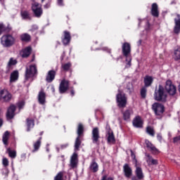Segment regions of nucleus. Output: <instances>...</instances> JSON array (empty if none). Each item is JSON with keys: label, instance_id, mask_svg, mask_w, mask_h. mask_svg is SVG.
I'll use <instances>...</instances> for the list:
<instances>
[{"label": "nucleus", "instance_id": "nucleus-26", "mask_svg": "<svg viewBox=\"0 0 180 180\" xmlns=\"http://www.w3.org/2000/svg\"><path fill=\"white\" fill-rule=\"evenodd\" d=\"M153 82H154V77L148 75L145 76L144 84L146 88H148V86H151V85L153 84Z\"/></svg>", "mask_w": 180, "mask_h": 180}, {"label": "nucleus", "instance_id": "nucleus-21", "mask_svg": "<svg viewBox=\"0 0 180 180\" xmlns=\"http://www.w3.org/2000/svg\"><path fill=\"white\" fill-rule=\"evenodd\" d=\"M123 171L127 178H130V176L133 175V170L131 169V167H130V166H129L127 164L124 165Z\"/></svg>", "mask_w": 180, "mask_h": 180}, {"label": "nucleus", "instance_id": "nucleus-7", "mask_svg": "<svg viewBox=\"0 0 180 180\" xmlns=\"http://www.w3.org/2000/svg\"><path fill=\"white\" fill-rule=\"evenodd\" d=\"M0 101L1 102H11L12 101V94L6 89L0 91Z\"/></svg>", "mask_w": 180, "mask_h": 180}, {"label": "nucleus", "instance_id": "nucleus-4", "mask_svg": "<svg viewBox=\"0 0 180 180\" xmlns=\"http://www.w3.org/2000/svg\"><path fill=\"white\" fill-rule=\"evenodd\" d=\"M116 101L119 108L126 107V103H127V98H126V96L123 91H121L120 90L118 91V94L116 96Z\"/></svg>", "mask_w": 180, "mask_h": 180}, {"label": "nucleus", "instance_id": "nucleus-42", "mask_svg": "<svg viewBox=\"0 0 180 180\" xmlns=\"http://www.w3.org/2000/svg\"><path fill=\"white\" fill-rule=\"evenodd\" d=\"M174 60L176 61L180 60V46L174 51Z\"/></svg>", "mask_w": 180, "mask_h": 180}, {"label": "nucleus", "instance_id": "nucleus-58", "mask_svg": "<svg viewBox=\"0 0 180 180\" xmlns=\"http://www.w3.org/2000/svg\"><path fill=\"white\" fill-rule=\"evenodd\" d=\"M70 94L72 96H74V95H75V92L74 91V90H71Z\"/></svg>", "mask_w": 180, "mask_h": 180}, {"label": "nucleus", "instance_id": "nucleus-10", "mask_svg": "<svg viewBox=\"0 0 180 180\" xmlns=\"http://www.w3.org/2000/svg\"><path fill=\"white\" fill-rule=\"evenodd\" d=\"M165 90L167 91V94L169 95H171L172 96H174L175 94H176V87L174 84H172V82L171 80H167L165 84Z\"/></svg>", "mask_w": 180, "mask_h": 180}, {"label": "nucleus", "instance_id": "nucleus-41", "mask_svg": "<svg viewBox=\"0 0 180 180\" xmlns=\"http://www.w3.org/2000/svg\"><path fill=\"white\" fill-rule=\"evenodd\" d=\"M71 63H63L61 65V68L63 71H68L70 68H71Z\"/></svg>", "mask_w": 180, "mask_h": 180}, {"label": "nucleus", "instance_id": "nucleus-62", "mask_svg": "<svg viewBox=\"0 0 180 180\" xmlns=\"http://www.w3.org/2000/svg\"><path fill=\"white\" fill-rule=\"evenodd\" d=\"M43 134V131L40 133V136H41Z\"/></svg>", "mask_w": 180, "mask_h": 180}, {"label": "nucleus", "instance_id": "nucleus-12", "mask_svg": "<svg viewBox=\"0 0 180 180\" xmlns=\"http://www.w3.org/2000/svg\"><path fill=\"white\" fill-rule=\"evenodd\" d=\"M135 175L136 176H132L131 180L144 179V173H143V169L139 166H136V167Z\"/></svg>", "mask_w": 180, "mask_h": 180}, {"label": "nucleus", "instance_id": "nucleus-31", "mask_svg": "<svg viewBox=\"0 0 180 180\" xmlns=\"http://www.w3.org/2000/svg\"><path fill=\"white\" fill-rule=\"evenodd\" d=\"M89 168L91 172H98V170L99 169V166L98 165V163H96V162L93 161L91 163Z\"/></svg>", "mask_w": 180, "mask_h": 180}, {"label": "nucleus", "instance_id": "nucleus-8", "mask_svg": "<svg viewBox=\"0 0 180 180\" xmlns=\"http://www.w3.org/2000/svg\"><path fill=\"white\" fill-rule=\"evenodd\" d=\"M36 74H37V68L35 66V65H32L27 67L25 71V79H29V78H33Z\"/></svg>", "mask_w": 180, "mask_h": 180}, {"label": "nucleus", "instance_id": "nucleus-14", "mask_svg": "<svg viewBox=\"0 0 180 180\" xmlns=\"http://www.w3.org/2000/svg\"><path fill=\"white\" fill-rule=\"evenodd\" d=\"M70 86V82L65 79H63L59 86V92L60 94H64L68 90Z\"/></svg>", "mask_w": 180, "mask_h": 180}, {"label": "nucleus", "instance_id": "nucleus-50", "mask_svg": "<svg viewBox=\"0 0 180 180\" xmlns=\"http://www.w3.org/2000/svg\"><path fill=\"white\" fill-rule=\"evenodd\" d=\"M174 143H180V136H176L173 139Z\"/></svg>", "mask_w": 180, "mask_h": 180}, {"label": "nucleus", "instance_id": "nucleus-32", "mask_svg": "<svg viewBox=\"0 0 180 180\" xmlns=\"http://www.w3.org/2000/svg\"><path fill=\"white\" fill-rule=\"evenodd\" d=\"M21 16L22 19L25 20H30L32 19V17H30V13H29V11H22Z\"/></svg>", "mask_w": 180, "mask_h": 180}, {"label": "nucleus", "instance_id": "nucleus-15", "mask_svg": "<svg viewBox=\"0 0 180 180\" xmlns=\"http://www.w3.org/2000/svg\"><path fill=\"white\" fill-rule=\"evenodd\" d=\"M15 110H16V107L13 105H10L6 112V117L8 120L13 119L15 117Z\"/></svg>", "mask_w": 180, "mask_h": 180}, {"label": "nucleus", "instance_id": "nucleus-16", "mask_svg": "<svg viewBox=\"0 0 180 180\" xmlns=\"http://www.w3.org/2000/svg\"><path fill=\"white\" fill-rule=\"evenodd\" d=\"M145 144H146L148 150H149V151H151V153L153 154L160 153V150H158V149H157V148H155V146H154V145H153V143H151V142H150V141L146 139L145 141Z\"/></svg>", "mask_w": 180, "mask_h": 180}, {"label": "nucleus", "instance_id": "nucleus-25", "mask_svg": "<svg viewBox=\"0 0 180 180\" xmlns=\"http://www.w3.org/2000/svg\"><path fill=\"white\" fill-rule=\"evenodd\" d=\"M38 102L39 105H46V93L41 91L38 94Z\"/></svg>", "mask_w": 180, "mask_h": 180}, {"label": "nucleus", "instance_id": "nucleus-9", "mask_svg": "<svg viewBox=\"0 0 180 180\" xmlns=\"http://www.w3.org/2000/svg\"><path fill=\"white\" fill-rule=\"evenodd\" d=\"M32 12L36 18H40L43 15V9L41 8V4L34 2L32 5Z\"/></svg>", "mask_w": 180, "mask_h": 180}, {"label": "nucleus", "instance_id": "nucleus-40", "mask_svg": "<svg viewBox=\"0 0 180 180\" xmlns=\"http://www.w3.org/2000/svg\"><path fill=\"white\" fill-rule=\"evenodd\" d=\"M41 138H39V139L34 143V150H32V153H34V151H37V150L40 148V145L41 144Z\"/></svg>", "mask_w": 180, "mask_h": 180}, {"label": "nucleus", "instance_id": "nucleus-27", "mask_svg": "<svg viewBox=\"0 0 180 180\" xmlns=\"http://www.w3.org/2000/svg\"><path fill=\"white\" fill-rule=\"evenodd\" d=\"M56 78V71L54 70H50L48 72V75L46 76V82H53V80Z\"/></svg>", "mask_w": 180, "mask_h": 180}, {"label": "nucleus", "instance_id": "nucleus-33", "mask_svg": "<svg viewBox=\"0 0 180 180\" xmlns=\"http://www.w3.org/2000/svg\"><path fill=\"white\" fill-rule=\"evenodd\" d=\"M11 29L9 26L6 27L4 24H0V35L2 34V32H6L7 33L11 32Z\"/></svg>", "mask_w": 180, "mask_h": 180}, {"label": "nucleus", "instance_id": "nucleus-49", "mask_svg": "<svg viewBox=\"0 0 180 180\" xmlns=\"http://www.w3.org/2000/svg\"><path fill=\"white\" fill-rule=\"evenodd\" d=\"M58 6H64V0H57Z\"/></svg>", "mask_w": 180, "mask_h": 180}, {"label": "nucleus", "instance_id": "nucleus-22", "mask_svg": "<svg viewBox=\"0 0 180 180\" xmlns=\"http://www.w3.org/2000/svg\"><path fill=\"white\" fill-rule=\"evenodd\" d=\"M77 164H78V154L75 152L70 158L71 168H75V167H77Z\"/></svg>", "mask_w": 180, "mask_h": 180}, {"label": "nucleus", "instance_id": "nucleus-24", "mask_svg": "<svg viewBox=\"0 0 180 180\" xmlns=\"http://www.w3.org/2000/svg\"><path fill=\"white\" fill-rule=\"evenodd\" d=\"M176 17L177 18L174 19L175 26L174 32L176 34H178V33L180 32V15L177 14Z\"/></svg>", "mask_w": 180, "mask_h": 180}, {"label": "nucleus", "instance_id": "nucleus-30", "mask_svg": "<svg viewBox=\"0 0 180 180\" xmlns=\"http://www.w3.org/2000/svg\"><path fill=\"white\" fill-rule=\"evenodd\" d=\"M146 157L148 158L146 161L149 165H157V164H158V160L153 159V157L150 155H146Z\"/></svg>", "mask_w": 180, "mask_h": 180}, {"label": "nucleus", "instance_id": "nucleus-13", "mask_svg": "<svg viewBox=\"0 0 180 180\" xmlns=\"http://www.w3.org/2000/svg\"><path fill=\"white\" fill-rule=\"evenodd\" d=\"M18 64V60L15 59V58H11L6 65V74H9L12 70H13V66Z\"/></svg>", "mask_w": 180, "mask_h": 180}, {"label": "nucleus", "instance_id": "nucleus-54", "mask_svg": "<svg viewBox=\"0 0 180 180\" xmlns=\"http://www.w3.org/2000/svg\"><path fill=\"white\" fill-rule=\"evenodd\" d=\"M101 50H103V51H107V53H110V49H109L106 47L101 48Z\"/></svg>", "mask_w": 180, "mask_h": 180}, {"label": "nucleus", "instance_id": "nucleus-28", "mask_svg": "<svg viewBox=\"0 0 180 180\" xmlns=\"http://www.w3.org/2000/svg\"><path fill=\"white\" fill-rule=\"evenodd\" d=\"M19 78V72L18 70H14L11 72L10 76V82H16V80Z\"/></svg>", "mask_w": 180, "mask_h": 180}, {"label": "nucleus", "instance_id": "nucleus-53", "mask_svg": "<svg viewBox=\"0 0 180 180\" xmlns=\"http://www.w3.org/2000/svg\"><path fill=\"white\" fill-rule=\"evenodd\" d=\"M157 139H158V141H160V142L162 141V136H161V134H158Z\"/></svg>", "mask_w": 180, "mask_h": 180}, {"label": "nucleus", "instance_id": "nucleus-48", "mask_svg": "<svg viewBox=\"0 0 180 180\" xmlns=\"http://www.w3.org/2000/svg\"><path fill=\"white\" fill-rule=\"evenodd\" d=\"M39 29V27L36 25L32 26V28L30 30V32H36Z\"/></svg>", "mask_w": 180, "mask_h": 180}, {"label": "nucleus", "instance_id": "nucleus-6", "mask_svg": "<svg viewBox=\"0 0 180 180\" xmlns=\"http://www.w3.org/2000/svg\"><path fill=\"white\" fill-rule=\"evenodd\" d=\"M82 133H84V126H82V124H79L77 128L78 136L75 143V151H78L79 150V146H81V134H82Z\"/></svg>", "mask_w": 180, "mask_h": 180}, {"label": "nucleus", "instance_id": "nucleus-18", "mask_svg": "<svg viewBox=\"0 0 180 180\" xmlns=\"http://www.w3.org/2000/svg\"><path fill=\"white\" fill-rule=\"evenodd\" d=\"M99 128L95 127L92 130V140L93 143H96L99 141Z\"/></svg>", "mask_w": 180, "mask_h": 180}, {"label": "nucleus", "instance_id": "nucleus-23", "mask_svg": "<svg viewBox=\"0 0 180 180\" xmlns=\"http://www.w3.org/2000/svg\"><path fill=\"white\" fill-rule=\"evenodd\" d=\"M32 53V47L28 46L26 47L25 49H22L20 52V54L22 58H26L30 56V53Z\"/></svg>", "mask_w": 180, "mask_h": 180}, {"label": "nucleus", "instance_id": "nucleus-35", "mask_svg": "<svg viewBox=\"0 0 180 180\" xmlns=\"http://www.w3.org/2000/svg\"><path fill=\"white\" fill-rule=\"evenodd\" d=\"M8 140H9V131H6L2 138V141L5 146H8Z\"/></svg>", "mask_w": 180, "mask_h": 180}, {"label": "nucleus", "instance_id": "nucleus-44", "mask_svg": "<svg viewBox=\"0 0 180 180\" xmlns=\"http://www.w3.org/2000/svg\"><path fill=\"white\" fill-rule=\"evenodd\" d=\"M64 174L63 173V172H60L55 177L54 180H64L63 179Z\"/></svg>", "mask_w": 180, "mask_h": 180}, {"label": "nucleus", "instance_id": "nucleus-52", "mask_svg": "<svg viewBox=\"0 0 180 180\" xmlns=\"http://www.w3.org/2000/svg\"><path fill=\"white\" fill-rule=\"evenodd\" d=\"M50 6H51V4L50 2L46 3L44 6V8L45 9H49V8H50Z\"/></svg>", "mask_w": 180, "mask_h": 180}, {"label": "nucleus", "instance_id": "nucleus-61", "mask_svg": "<svg viewBox=\"0 0 180 180\" xmlns=\"http://www.w3.org/2000/svg\"><path fill=\"white\" fill-rule=\"evenodd\" d=\"M53 92H54V87H52Z\"/></svg>", "mask_w": 180, "mask_h": 180}, {"label": "nucleus", "instance_id": "nucleus-17", "mask_svg": "<svg viewBox=\"0 0 180 180\" xmlns=\"http://www.w3.org/2000/svg\"><path fill=\"white\" fill-rule=\"evenodd\" d=\"M71 41V34L70 32L64 31L63 32V38H62V42L64 44V46H67L68 44H70V42Z\"/></svg>", "mask_w": 180, "mask_h": 180}, {"label": "nucleus", "instance_id": "nucleus-19", "mask_svg": "<svg viewBox=\"0 0 180 180\" xmlns=\"http://www.w3.org/2000/svg\"><path fill=\"white\" fill-rule=\"evenodd\" d=\"M133 126L137 129H141L143 127V120L141 117L136 116L133 120Z\"/></svg>", "mask_w": 180, "mask_h": 180}, {"label": "nucleus", "instance_id": "nucleus-47", "mask_svg": "<svg viewBox=\"0 0 180 180\" xmlns=\"http://www.w3.org/2000/svg\"><path fill=\"white\" fill-rule=\"evenodd\" d=\"M17 106L18 108V109L20 110V109H23V107L25 106V101H19L18 103H17Z\"/></svg>", "mask_w": 180, "mask_h": 180}, {"label": "nucleus", "instance_id": "nucleus-5", "mask_svg": "<svg viewBox=\"0 0 180 180\" xmlns=\"http://www.w3.org/2000/svg\"><path fill=\"white\" fill-rule=\"evenodd\" d=\"M105 137H107V141L109 144H115L116 140L109 124H107L105 127Z\"/></svg>", "mask_w": 180, "mask_h": 180}, {"label": "nucleus", "instance_id": "nucleus-3", "mask_svg": "<svg viewBox=\"0 0 180 180\" xmlns=\"http://www.w3.org/2000/svg\"><path fill=\"white\" fill-rule=\"evenodd\" d=\"M131 48L130 44L125 42L122 45V53L124 57H126L127 68L131 65V56L130 55Z\"/></svg>", "mask_w": 180, "mask_h": 180}, {"label": "nucleus", "instance_id": "nucleus-20", "mask_svg": "<svg viewBox=\"0 0 180 180\" xmlns=\"http://www.w3.org/2000/svg\"><path fill=\"white\" fill-rule=\"evenodd\" d=\"M151 15L154 18H158L160 16V11H158V5L156 3H153L151 7Z\"/></svg>", "mask_w": 180, "mask_h": 180}, {"label": "nucleus", "instance_id": "nucleus-43", "mask_svg": "<svg viewBox=\"0 0 180 180\" xmlns=\"http://www.w3.org/2000/svg\"><path fill=\"white\" fill-rule=\"evenodd\" d=\"M141 98H146V96H147V88L146 87H143L141 89Z\"/></svg>", "mask_w": 180, "mask_h": 180}, {"label": "nucleus", "instance_id": "nucleus-38", "mask_svg": "<svg viewBox=\"0 0 180 180\" xmlns=\"http://www.w3.org/2000/svg\"><path fill=\"white\" fill-rule=\"evenodd\" d=\"M146 133L152 137H154V136H155V131H154V128L151 126H148L146 127Z\"/></svg>", "mask_w": 180, "mask_h": 180}, {"label": "nucleus", "instance_id": "nucleus-11", "mask_svg": "<svg viewBox=\"0 0 180 180\" xmlns=\"http://www.w3.org/2000/svg\"><path fill=\"white\" fill-rule=\"evenodd\" d=\"M152 109L156 116H162V113H164V105L160 103H154L152 105Z\"/></svg>", "mask_w": 180, "mask_h": 180}, {"label": "nucleus", "instance_id": "nucleus-45", "mask_svg": "<svg viewBox=\"0 0 180 180\" xmlns=\"http://www.w3.org/2000/svg\"><path fill=\"white\" fill-rule=\"evenodd\" d=\"M127 89L129 92V94H131V92L133 91V84L131 83H128L127 84Z\"/></svg>", "mask_w": 180, "mask_h": 180}, {"label": "nucleus", "instance_id": "nucleus-56", "mask_svg": "<svg viewBox=\"0 0 180 180\" xmlns=\"http://www.w3.org/2000/svg\"><path fill=\"white\" fill-rule=\"evenodd\" d=\"M143 43V39H139V41L137 42L138 46H140Z\"/></svg>", "mask_w": 180, "mask_h": 180}, {"label": "nucleus", "instance_id": "nucleus-55", "mask_svg": "<svg viewBox=\"0 0 180 180\" xmlns=\"http://www.w3.org/2000/svg\"><path fill=\"white\" fill-rule=\"evenodd\" d=\"M131 156L132 158H134V160L136 159V155H134V153H133V151L131 150Z\"/></svg>", "mask_w": 180, "mask_h": 180}, {"label": "nucleus", "instance_id": "nucleus-39", "mask_svg": "<svg viewBox=\"0 0 180 180\" xmlns=\"http://www.w3.org/2000/svg\"><path fill=\"white\" fill-rule=\"evenodd\" d=\"M31 37L27 33H24L20 35V39L22 41H30Z\"/></svg>", "mask_w": 180, "mask_h": 180}, {"label": "nucleus", "instance_id": "nucleus-29", "mask_svg": "<svg viewBox=\"0 0 180 180\" xmlns=\"http://www.w3.org/2000/svg\"><path fill=\"white\" fill-rule=\"evenodd\" d=\"M123 119L124 120L129 121L130 120V116L133 115V110L131 109H128L126 110L123 113Z\"/></svg>", "mask_w": 180, "mask_h": 180}, {"label": "nucleus", "instance_id": "nucleus-51", "mask_svg": "<svg viewBox=\"0 0 180 180\" xmlns=\"http://www.w3.org/2000/svg\"><path fill=\"white\" fill-rule=\"evenodd\" d=\"M101 180H113V178L108 177V176L104 175V176H103Z\"/></svg>", "mask_w": 180, "mask_h": 180}, {"label": "nucleus", "instance_id": "nucleus-60", "mask_svg": "<svg viewBox=\"0 0 180 180\" xmlns=\"http://www.w3.org/2000/svg\"><path fill=\"white\" fill-rule=\"evenodd\" d=\"M68 145V144H66V145H63L62 146V148H64V147L65 148V147H67Z\"/></svg>", "mask_w": 180, "mask_h": 180}, {"label": "nucleus", "instance_id": "nucleus-63", "mask_svg": "<svg viewBox=\"0 0 180 180\" xmlns=\"http://www.w3.org/2000/svg\"><path fill=\"white\" fill-rule=\"evenodd\" d=\"M41 2H44V0H41Z\"/></svg>", "mask_w": 180, "mask_h": 180}, {"label": "nucleus", "instance_id": "nucleus-1", "mask_svg": "<svg viewBox=\"0 0 180 180\" xmlns=\"http://www.w3.org/2000/svg\"><path fill=\"white\" fill-rule=\"evenodd\" d=\"M154 99L158 102H167V92L162 85L160 84L158 88L155 89Z\"/></svg>", "mask_w": 180, "mask_h": 180}, {"label": "nucleus", "instance_id": "nucleus-59", "mask_svg": "<svg viewBox=\"0 0 180 180\" xmlns=\"http://www.w3.org/2000/svg\"><path fill=\"white\" fill-rule=\"evenodd\" d=\"M46 151L49 153L50 150H49V144L46 145Z\"/></svg>", "mask_w": 180, "mask_h": 180}, {"label": "nucleus", "instance_id": "nucleus-57", "mask_svg": "<svg viewBox=\"0 0 180 180\" xmlns=\"http://www.w3.org/2000/svg\"><path fill=\"white\" fill-rule=\"evenodd\" d=\"M3 124H4V120H2V118H0V127H1Z\"/></svg>", "mask_w": 180, "mask_h": 180}, {"label": "nucleus", "instance_id": "nucleus-34", "mask_svg": "<svg viewBox=\"0 0 180 180\" xmlns=\"http://www.w3.org/2000/svg\"><path fill=\"white\" fill-rule=\"evenodd\" d=\"M27 131H30V129H33L34 127V120L27 119Z\"/></svg>", "mask_w": 180, "mask_h": 180}, {"label": "nucleus", "instance_id": "nucleus-2", "mask_svg": "<svg viewBox=\"0 0 180 180\" xmlns=\"http://www.w3.org/2000/svg\"><path fill=\"white\" fill-rule=\"evenodd\" d=\"M15 37L9 34H4L1 38V44L3 46V47H12V46L15 44Z\"/></svg>", "mask_w": 180, "mask_h": 180}, {"label": "nucleus", "instance_id": "nucleus-36", "mask_svg": "<svg viewBox=\"0 0 180 180\" xmlns=\"http://www.w3.org/2000/svg\"><path fill=\"white\" fill-rule=\"evenodd\" d=\"M6 153H8V156L10 157V158H16V150H11L10 148H8L6 149Z\"/></svg>", "mask_w": 180, "mask_h": 180}, {"label": "nucleus", "instance_id": "nucleus-46", "mask_svg": "<svg viewBox=\"0 0 180 180\" xmlns=\"http://www.w3.org/2000/svg\"><path fill=\"white\" fill-rule=\"evenodd\" d=\"M2 165L4 167H6L9 165V160L6 158H3L2 159Z\"/></svg>", "mask_w": 180, "mask_h": 180}, {"label": "nucleus", "instance_id": "nucleus-37", "mask_svg": "<svg viewBox=\"0 0 180 180\" xmlns=\"http://www.w3.org/2000/svg\"><path fill=\"white\" fill-rule=\"evenodd\" d=\"M150 30H151V26L150 25V23H148V22H146V27L145 29V30L143 31V37H142V39H147V33H148V32H150Z\"/></svg>", "mask_w": 180, "mask_h": 180}]
</instances>
